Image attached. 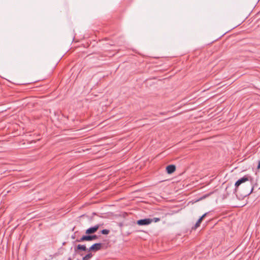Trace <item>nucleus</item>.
<instances>
[{
	"instance_id": "f257e3e1",
	"label": "nucleus",
	"mask_w": 260,
	"mask_h": 260,
	"mask_svg": "<svg viewBox=\"0 0 260 260\" xmlns=\"http://www.w3.org/2000/svg\"><path fill=\"white\" fill-rule=\"evenodd\" d=\"M102 248V244L100 243H95L91 245L89 248H87L85 245L79 244L77 246L74 247V250L76 252H77L78 250H81L88 252L91 251H97L100 250Z\"/></svg>"
},
{
	"instance_id": "f03ea898",
	"label": "nucleus",
	"mask_w": 260,
	"mask_h": 260,
	"mask_svg": "<svg viewBox=\"0 0 260 260\" xmlns=\"http://www.w3.org/2000/svg\"><path fill=\"white\" fill-rule=\"evenodd\" d=\"M248 177L247 176H244L242 178L239 179L238 181H237L235 184V191H237V189L238 187L240 185H241L242 183H244L247 181H248Z\"/></svg>"
},
{
	"instance_id": "7ed1b4c3",
	"label": "nucleus",
	"mask_w": 260,
	"mask_h": 260,
	"mask_svg": "<svg viewBox=\"0 0 260 260\" xmlns=\"http://www.w3.org/2000/svg\"><path fill=\"white\" fill-rule=\"evenodd\" d=\"M152 222V220L150 218H145L138 220L137 223L139 225H146L150 224Z\"/></svg>"
},
{
	"instance_id": "20e7f679",
	"label": "nucleus",
	"mask_w": 260,
	"mask_h": 260,
	"mask_svg": "<svg viewBox=\"0 0 260 260\" xmlns=\"http://www.w3.org/2000/svg\"><path fill=\"white\" fill-rule=\"evenodd\" d=\"M100 226V224H96L94 226L90 227L86 230L85 233L87 235L93 234L98 231Z\"/></svg>"
},
{
	"instance_id": "39448f33",
	"label": "nucleus",
	"mask_w": 260,
	"mask_h": 260,
	"mask_svg": "<svg viewBox=\"0 0 260 260\" xmlns=\"http://www.w3.org/2000/svg\"><path fill=\"white\" fill-rule=\"evenodd\" d=\"M92 241L91 236L90 235H84L81 238L77 239L76 240V242H81L83 241Z\"/></svg>"
},
{
	"instance_id": "423d86ee",
	"label": "nucleus",
	"mask_w": 260,
	"mask_h": 260,
	"mask_svg": "<svg viewBox=\"0 0 260 260\" xmlns=\"http://www.w3.org/2000/svg\"><path fill=\"white\" fill-rule=\"evenodd\" d=\"M166 170L169 174H171L175 171L176 167L173 165H169L167 167Z\"/></svg>"
},
{
	"instance_id": "0eeeda50",
	"label": "nucleus",
	"mask_w": 260,
	"mask_h": 260,
	"mask_svg": "<svg viewBox=\"0 0 260 260\" xmlns=\"http://www.w3.org/2000/svg\"><path fill=\"white\" fill-rule=\"evenodd\" d=\"M207 214V213H206L205 214H204L197 221V222H196V224L194 225V229H196L197 228H198V227L200 226V224L201 223V222L202 221L203 219L205 218V217L206 216V215Z\"/></svg>"
},
{
	"instance_id": "6e6552de",
	"label": "nucleus",
	"mask_w": 260,
	"mask_h": 260,
	"mask_svg": "<svg viewBox=\"0 0 260 260\" xmlns=\"http://www.w3.org/2000/svg\"><path fill=\"white\" fill-rule=\"evenodd\" d=\"M92 256V254L90 252H88L86 255L82 257V260H89Z\"/></svg>"
},
{
	"instance_id": "1a4fd4ad",
	"label": "nucleus",
	"mask_w": 260,
	"mask_h": 260,
	"mask_svg": "<svg viewBox=\"0 0 260 260\" xmlns=\"http://www.w3.org/2000/svg\"><path fill=\"white\" fill-rule=\"evenodd\" d=\"M110 231L109 230L104 229L101 231V233L104 235H107L109 233Z\"/></svg>"
},
{
	"instance_id": "9d476101",
	"label": "nucleus",
	"mask_w": 260,
	"mask_h": 260,
	"mask_svg": "<svg viewBox=\"0 0 260 260\" xmlns=\"http://www.w3.org/2000/svg\"><path fill=\"white\" fill-rule=\"evenodd\" d=\"M150 220H152V222H157L158 221H159L160 220V219L159 218L155 217L153 219H150Z\"/></svg>"
},
{
	"instance_id": "9b49d317",
	"label": "nucleus",
	"mask_w": 260,
	"mask_h": 260,
	"mask_svg": "<svg viewBox=\"0 0 260 260\" xmlns=\"http://www.w3.org/2000/svg\"><path fill=\"white\" fill-rule=\"evenodd\" d=\"M212 193V192H210L209 193H208V194H205L204 195L203 197H202L201 198V200H202V199H205L207 197H208L210 194H211Z\"/></svg>"
},
{
	"instance_id": "f8f14e48",
	"label": "nucleus",
	"mask_w": 260,
	"mask_h": 260,
	"mask_svg": "<svg viewBox=\"0 0 260 260\" xmlns=\"http://www.w3.org/2000/svg\"><path fill=\"white\" fill-rule=\"evenodd\" d=\"M92 238V240H95L98 239V236L95 235H91Z\"/></svg>"
},
{
	"instance_id": "ddd939ff",
	"label": "nucleus",
	"mask_w": 260,
	"mask_h": 260,
	"mask_svg": "<svg viewBox=\"0 0 260 260\" xmlns=\"http://www.w3.org/2000/svg\"><path fill=\"white\" fill-rule=\"evenodd\" d=\"M253 187H252L251 188V190L250 191H249V193H248V194H250V193H251L253 191Z\"/></svg>"
},
{
	"instance_id": "4468645a",
	"label": "nucleus",
	"mask_w": 260,
	"mask_h": 260,
	"mask_svg": "<svg viewBox=\"0 0 260 260\" xmlns=\"http://www.w3.org/2000/svg\"><path fill=\"white\" fill-rule=\"evenodd\" d=\"M231 186H230V185H228L226 188H225V190H226L227 192L229 193V191H228V189L229 188L231 187Z\"/></svg>"
},
{
	"instance_id": "2eb2a0df",
	"label": "nucleus",
	"mask_w": 260,
	"mask_h": 260,
	"mask_svg": "<svg viewBox=\"0 0 260 260\" xmlns=\"http://www.w3.org/2000/svg\"><path fill=\"white\" fill-rule=\"evenodd\" d=\"M257 169H260V160L258 161V166H257Z\"/></svg>"
},
{
	"instance_id": "dca6fc26",
	"label": "nucleus",
	"mask_w": 260,
	"mask_h": 260,
	"mask_svg": "<svg viewBox=\"0 0 260 260\" xmlns=\"http://www.w3.org/2000/svg\"><path fill=\"white\" fill-rule=\"evenodd\" d=\"M68 260H72V259L71 257H69Z\"/></svg>"
}]
</instances>
